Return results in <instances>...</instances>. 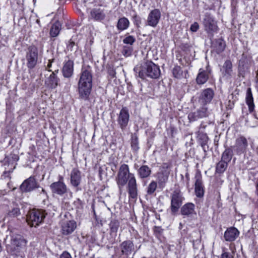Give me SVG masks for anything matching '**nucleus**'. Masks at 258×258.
Wrapping results in <instances>:
<instances>
[{
  "mask_svg": "<svg viewBox=\"0 0 258 258\" xmlns=\"http://www.w3.org/2000/svg\"><path fill=\"white\" fill-rule=\"evenodd\" d=\"M92 76L90 68H83L78 83L80 97L85 100L89 99L92 88Z\"/></svg>",
  "mask_w": 258,
  "mask_h": 258,
  "instance_id": "nucleus-1",
  "label": "nucleus"
},
{
  "mask_svg": "<svg viewBox=\"0 0 258 258\" xmlns=\"http://www.w3.org/2000/svg\"><path fill=\"white\" fill-rule=\"evenodd\" d=\"M136 76L142 80L147 77L152 79L158 78L161 74L159 67L151 61L147 60L140 66H136L134 69Z\"/></svg>",
  "mask_w": 258,
  "mask_h": 258,
  "instance_id": "nucleus-2",
  "label": "nucleus"
},
{
  "mask_svg": "<svg viewBox=\"0 0 258 258\" xmlns=\"http://www.w3.org/2000/svg\"><path fill=\"white\" fill-rule=\"evenodd\" d=\"M27 241L19 234L11 236V243L7 246V251L12 254H17L22 250L25 248Z\"/></svg>",
  "mask_w": 258,
  "mask_h": 258,
  "instance_id": "nucleus-3",
  "label": "nucleus"
},
{
  "mask_svg": "<svg viewBox=\"0 0 258 258\" xmlns=\"http://www.w3.org/2000/svg\"><path fill=\"white\" fill-rule=\"evenodd\" d=\"M129 174H134L130 172V168L128 165L123 164L119 168L116 177V182L119 189H121L126 184L129 179Z\"/></svg>",
  "mask_w": 258,
  "mask_h": 258,
  "instance_id": "nucleus-4",
  "label": "nucleus"
},
{
  "mask_svg": "<svg viewBox=\"0 0 258 258\" xmlns=\"http://www.w3.org/2000/svg\"><path fill=\"white\" fill-rule=\"evenodd\" d=\"M45 217L44 212L41 210H33L27 215L26 220L30 226L36 227L42 223Z\"/></svg>",
  "mask_w": 258,
  "mask_h": 258,
  "instance_id": "nucleus-5",
  "label": "nucleus"
},
{
  "mask_svg": "<svg viewBox=\"0 0 258 258\" xmlns=\"http://www.w3.org/2000/svg\"><path fill=\"white\" fill-rule=\"evenodd\" d=\"M38 51L37 48L35 46H31L28 48L26 58L27 66L29 69H33L36 66L38 59Z\"/></svg>",
  "mask_w": 258,
  "mask_h": 258,
  "instance_id": "nucleus-6",
  "label": "nucleus"
},
{
  "mask_svg": "<svg viewBox=\"0 0 258 258\" xmlns=\"http://www.w3.org/2000/svg\"><path fill=\"white\" fill-rule=\"evenodd\" d=\"M252 60L250 56L243 53L242 57L239 61L238 72L239 76L244 77L245 73L249 71L251 64Z\"/></svg>",
  "mask_w": 258,
  "mask_h": 258,
  "instance_id": "nucleus-7",
  "label": "nucleus"
},
{
  "mask_svg": "<svg viewBox=\"0 0 258 258\" xmlns=\"http://www.w3.org/2000/svg\"><path fill=\"white\" fill-rule=\"evenodd\" d=\"M126 183L129 197L133 199H136L138 195V190L137 180L134 174H129V179Z\"/></svg>",
  "mask_w": 258,
  "mask_h": 258,
  "instance_id": "nucleus-8",
  "label": "nucleus"
},
{
  "mask_svg": "<svg viewBox=\"0 0 258 258\" xmlns=\"http://www.w3.org/2000/svg\"><path fill=\"white\" fill-rule=\"evenodd\" d=\"M39 187L40 186L34 177L30 176L23 182L20 189L22 192H28Z\"/></svg>",
  "mask_w": 258,
  "mask_h": 258,
  "instance_id": "nucleus-9",
  "label": "nucleus"
},
{
  "mask_svg": "<svg viewBox=\"0 0 258 258\" xmlns=\"http://www.w3.org/2000/svg\"><path fill=\"white\" fill-rule=\"evenodd\" d=\"M19 160L18 155L11 154L6 156L2 161V165L5 170H11L13 171L17 164V162Z\"/></svg>",
  "mask_w": 258,
  "mask_h": 258,
  "instance_id": "nucleus-10",
  "label": "nucleus"
},
{
  "mask_svg": "<svg viewBox=\"0 0 258 258\" xmlns=\"http://www.w3.org/2000/svg\"><path fill=\"white\" fill-rule=\"evenodd\" d=\"M183 197L178 191H174L171 196V211L172 213L177 212L182 204Z\"/></svg>",
  "mask_w": 258,
  "mask_h": 258,
  "instance_id": "nucleus-11",
  "label": "nucleus"
},
{
  "mask_svg": "<svg viewBox=\"0 0 258 258\" xmlns=\"http://www.w3.org/2000/svg\"><path fill=\"white\" fill-rule=\"evenodd\" d=\"M203 24L205 30L208 33H213L217 31V26L212 16L208 13L205 14Z\"/></svg>",
  "mask_w": 258,
  "mask_h": 258,
  "instance_id": "nucleus-12",
  "label": "nucleus"
},
{
  "mask_svg": "<svg viewBox=\"0 0 258 258\" xmlns=\"http://www.w3.org/2000/svg\"><path fill=\"white\" fill-rule=\"evenodd\" d=\"M50 188L52 193L59 196H62L70 191L64 182L61 181L53 182L50 185Z\"/></svg>",
  "mask_w": 258,
  "mask_h": 258,
  "instance_id": "nucleus-13",
  "label": "nucleus"
},
{
  "mask_svg": "<svg viewBox=\"0 0 258 258\" xmlns=\"http://www.w3.org/2000/svg\"><path fill=\"white\" fill-rule=\"evenodd\" d=\"M130 118V114L126 107H123L118 114L117 122L120 128L124 130L127 126Z\"/></svg>",
  "mask_w": 258,
  "mask_h": 258,
  "instance_id": "nucleus-14",
  "label": "nucleus"
},
{
  "mask_svg": "<svg viewBox=\"0 0 258 258\" xmlns=\"http://www.w3.org/2000/svg\"><path fill=\"white\" fill-rule=\"evenodd\" d=\"M214 95L213 90L211 88L204 90L199 97V102L202 106H206L211 102Z\"/></svg>",
  "mask_w": 258,
  "mask_h": 258,
  "instance_id": "nucleus-15",
  "label": "nucleus"
},
{
  "mask_svg": "<svg viewBox=\"0 0 258 258\" xmlns=\"http://www.w3.org/2000/svg\"><path fill=\"white\" fill-rule=\"evenodd\" d=\"M248 145L247 139L244 137L241 136L236 139L233 147L237 154H241L246 152Z\"/></svg>",
  "mask_w": 258,
  "mask_h": 258,
  "instance_id": "nucleus-16",
  "label": "nucleus"
},
{
  "mask_svg": "<svg viewBox=\"0 0 258 258\" xmlns=\"http://www.w3.org/2000/svg\"><path fill=\"white\" fill-rule=\"evenodd\" d=\"M160 18V11L158 9H154L151 11L148 15L147 20V25L152 27H155L159 23Z\"/></svg>",
  "mask_w": 258,
  "mask_h": 258,
  "instance_id": "nucleus-17",
  "label": "nucleus"
},
{
  "mask_svg": "<svg viewBox=\"0 0 258 258\" xmlns=\"http://www.w3.org/2000/svg\"><path fill=\"white\" fill-rule=\"evenodd\" d=\"M220 72L223 77L230 79L233 74V64L229 59L226 60L220 68Z\"/></svg>",
  "mask_w": 258,
  "mask_h": 258,
  "instance_id": "nucleus-18",
  "label": "nucleus"
},
{
  "mask_svg": "<svg viewBox=\"0 0 258 258\" xmlns=\"http://www.w3.org/2000/svg\"><path fill=\"white\" fill-rule=\"evenodd\" d=\"M106 16L105 10L100 8H94L90 11V19L94 21L102 22Z\"/></svg>",
  "mask_w": 258,
  "mask_h": 258,
  "instance_id": "nucleus-19",
  "label": "nucleus"
},
{
  "mask_svg": "<svg viewBox=\"0 0 258 258\" xmlns=\"http://www.w3.org/2000/svg\"><path fill=\"white\" fill-rule=\"evenodd\" d=\"M74 61L71 59L65 60L62 69V75L64 78H71L74 73Z\"/></svg>",
  "mask_w": 258,
  "mask_h": 258,
  "instance_id": "nucleus-20",
  "label": "nucleus"
},
{
  "mask_svg": "<svg viewBox=\"0 0 258 258\" xmlns=\"http://www.w3.org/2000/svg\"><path fill=\"white\" fill-rule=\"evenodd\" d=\"M77 227L76 222L74 220L64 222L61 226V231L63 235H68L72 233Z\"/></svg>",
  "mask_w": 258,
  "mask_h": 258,
  "instance_id": "nucleus-21",
  "label": "nucleus"
},
{
  "mask_svg": "<svg viewBox=\"0 0 258 258\" xmlns=\"http://www.w3.org/2000/svg\"><path fill=\"white\" fill-rule=\"evenodd\" d=\"M58 70L52 72L48 77L46 78L45 80V84L47 86L51 89L55 88L59 82V79L56 76V73H58Z\"/></svg>",
  "mask_w": 258,
  "mask_h": 258,
  "instance_id": "nucleus-22",
  "label": "nucleus"
},
{
  "mask_svg": "<svg viewBox=\"0 0 258 258\" xmlns=\"http://www.w3.org/2000/svg\"><path fill=\"white\" fill-rule=\"evenodd\" d=\"M239 231L234 227H231L225 231L224 237L227 241H233L239 236Z\"/></svg>",
  "mask_w": 258,
  "mask_h": 258,
  "instance_id": "nucleus-23",
  "label": "nucleus"
},
{
  "mask_svg": "<svg viewBox=\"0 0 258 258\" xmlns=\"http://www.w3.org/2000/svg\"><path fill=\"white\" fill-rule=\"evenodd\" d=\"M195 194L197 197L201 198L204 196V190L203 186L202 177L200 174H197L195 176Z\"/></svg>",
  "mask_w": 258,
  "mask_h": 258,
  "instance_id": "nucleus-24",
  "label": "nucleus"
},
{
  "mask_svg": "<svg viewBox=\"0 0 258 258\" xmlns=\"http://www.w3.org/2000/svg\"><path fill=\"white\" fill-rule=\"evenodd\" d=\"M81 172L78 169L74 168L71 173V183L72 186L77 187L81 182Z\"/></svg>",
  "mask_w": 258,
  "mask_h": 258,
  "instance_id": "nucleus-25",
  "label": "nucleus"
},
{
  "mask_svg": "<svg viewBox=\"0 0 258 258\" xmlns=\"http://www.w3.org/2000/svg\"><path fill=\"white\" fill-rule=\"evenodd\" d=\"M121 253L123 254L129 255L134 249V245L132 241L126 240L122 242L120 244Z\"/></svg>",
  "mask_w": 258,
  "mask_h": 258,
  "instance_id": "nucleus-26",
  "label": "nucleus"
},
{
  "mask_svg": "<svg viewBox=\"0 0 258 258\" xmlns=\"http://www.w3.org/2000/svg\"><path fill=\"white\" fill-rule=\"evenodd\" d=\"M210 71H205L202 69L199 70L196 78V82L199 85L205 84L209 79Z\"/></svg>",
  "mask_w": 258,
  "mask_h": 258,
  "instance_id": "nucleus-27",
  "label": "nucleus"
},
{
  "mask_svg": "<svg viewBox=\"0 0 258 258\" xmlns=\"http://www.w3.org/2000/svg\"><path fill=\"white\" fill-rule=\"evenodd\" d=\"M225 43L222 39H216L212 42L213 50L218 54L223 52L225 48Z\"/></svg>",
  "mask_w": 258,
  "mask_h": 258,
  "instance_id": "nucleus-28",
  "label": "nucleus"
},
{
  "mask_svg": "<svg viewBox=\"0 0 258 258\" xmlns=\"http://www.w3.org/2000/svg\"><path fill=\"white\" fill-rule=\"evenodd\" d=\"M169 177V172L161 171L157 174V180L159 187H164L167 182Z\"/></svg>",
  "mask_w": 258,
  "mask_h": 258,
  "instance_id": "nucleus-29",
  "label": "nucleus"
},
{
  "mask_svg": "<svg viewBox=\"0 0 258 258\" xmlns=\"http://www.w3.org/2000/svg\"><path fill=\"white\" fill-rule=\"evenodd\" d=\"M195 205L191 203H188L184 205L181 209V213L183 215L189 216L196 214Z\"/></svg>",
  "mask_w": 258,
  "mask_h": 258,
  "instance_id": "nucleus-30",
  "label": "nucleus"
},
{
  "mask_svg": "<svg viewBox=\"0 0 258 258\" xmlns=\"http://www.w3.org/2000/svg\"><path fill=\"white\" fill-rule=\"evenodd\" d=\"M197 138L200 140V144L205 152H207L208 147L207 146V143L209 140V138L207 134H204L200 131L197 133Z\"/></svg>",
  "mask_w": 258,
  "mask_h": 258,
  "instance_id": "nucleus-31",
  "label": "nucleus"
},
{
  "mask_svg": "<svg viewBox=\"0 0 258 258\" xmlns=\"http://www.w3.org/2000/svg\"><path fill=\"white\" fill-rule=\"evenodd\" d=\"M137 172L139 177L142 179L148 177L151 173V170L147 165H144L141 166Z\"/></svg>",
  "mask_w": 258,
  "mask_h": 258,
  "instance_id": "nucleus-32",
  "label": "nucleus"
},
{
  "mask_svg": "<svg viewBox=\"0 0 258 258\" xmlns=\"http://www.w3.org/2000/svg\"><path fill=\"white\" fill-rule=\"evenodd\" d=\"M246 102L248 106L249 112H251L253 111L254 109V104L253 103V99L250 88H248L247 90Z\"/></svg>",
  "mask_w": 258,
  "mask_h": 258,
  "instance_id": "nucleus-33",
  "label": "nucleus"
},
{
  "mask_svg": "<svg viewBox=\"0 0 258 258\" xmlns=\"http://www.w3.org/2000/svg\"><path fill=\"white\" fill-rule=\"evenodd\" d=\"M130 25V22L128 20L125 18L122 17L118 19L117 24V28L120 31H123L126 29Z\"/></svg>",
  "mask_w": 258,
  "mask_h": 258,
  "instance_id": "nucleus-34",
  "label": "nucleus"
},
{
  "mask_svg": "<svg viewBox=\"0 0 258 258\" xmlns=\"http://www.w3.org/2000/svg\"><path fill=\"white\" fill-rule=\"evenodd\" d=\"M233 156V150L230 148H227L222 154L221 160L229 162L231 161Z\"/></svg>",
  "mask_w": 258,
  "mask_h": 258,
  "instance_id": "nucleus-35",
  "label": "nucleus"
},
{
  "mask_svg": "<svg viewBox=\"0 0 258 258\" xmlns=\"http://www.w3.org/2000/svg\"><path fill=\"white\" fill-rule=\"evenodd\" d=\"M61 27V25L60 22H56L54 24H53L51 28L50 34L52 37H56L59 34L60 29Z\"/></svg>",
  "mask_w": 258,
  "mask_h": 258,
  "instance_id": "nucleus-36",
  "label": "nucleus"
},
{
  "mask_svg": "<svg viewBox=\"0 0 258 258\" xmlns=\"http://www.w3.org/2000/svg\"><path fill=\"white\" fill-rule=\"evenodd\" d=\"M131 145L132 149L134 152H137L139 149V141L137 136L135 135H132L131 137Z\"/></svg>",
  "mask_w": 258,
  "mask_h": 258,
  "instance_id": "nucleus-37",
  "label": "nucleus"
},
{
  "mask_svg": "<svg viewBox=\"0 0 258 258\" xmlns=\"http://www.w3.org/2000/svg\"><path fill=\"white\" fill-rule=\"evenodd\" d=\"M228 165V163L221 160L219 162L216 166V172L217 173H223L226 169Z\"/></svg>",
  "mask_w": 258,
  "mask_h": 258,
  "instance_id": "nucleus-38",
  "label": "nucleus"
},
{
  "mask_svg": "<svg viewBox=\"0 0 258 258\" xmlns=\"http://www.w3.org/2000/svg\"><path fill=\"white\" fill-rule=\"evenodd\" d=\"M172 74L174 77L177 79H181L183 77V71L181 68L178 66H175L172 70Z\"/></svg>",
  "mask_w": 258,
  "mask_h": 258,
  "instance_id": "nucleus-39",
  "label": "nucleus"
},
{
  "mask_svg": "<svg viewBox=\"0 0 258 258\" xmlns=\"http://www.w3.org/2000/svg\"><path fill=\"white\" fill-rule=\"evenodd\" d=\"M157 187V183L156 181H152L147 187V193L149 195H152Z\"/></svg>",
  "mask_w": 258,
  "mask_h": 258,
  "instance_id": "nucleus-40",
  "label": "nucleus"
},
{
  "mask_svg": "<svg viewBox=\"0 0 258 258\" xmlns=\"http://www.w3.org/2000/svg\"><path fill=\"white\" fill-rule=\"evenodd\" d=\"M119 225V222L116 220H112L110 223L109 226L111 233L116 234Z\"/></svg>",
  "mask_w": 258,
  "mask_h": 258,
  "instance_id": "nucleus-41",
  "label": "nucleus"
},
{
  "mask_svg": "<svg viewBox=\"0 0 258 258\" xmlns=\"http://www.w3.org/2000/svg\"><path fill=\"white\" fill-rule=\"evenodd\" d=\"M197 111L201 118L206 117L208 115V108L205 106H203L198 109Z\"/></svg>",
  "mask_w": 258,
  "mask_h": 258,
  "instance_id": "nucleus-42",
  "label": "nucleus"
},
{
  "mask_svg": "<svg viewBox=\"0 0 258 258\" xmlns=\"http://www.w3.org/2000/svg\"><path fill=\"white\" fill-rule=\"evenodd\" d=\"M133 52V48L131 46H124L122 50V54L125 57L130 56Z\"/></svg>",
  "mask_w": 258,
  "mask_h": 258,
  "instance_id": "nucleus-43",
  "label": "nucleus"
},
{
  "mask_svg": "<svg viewBox=\"0 0 258 258\" xmlns=\"http://www.w3.org/2000/svg\"><path fill=\"white\" fill-rule=\"evenodd\" d=\"M188 118L190 121H194L201 118L197 110L195 112L189 113L188 115Z\"/></svg>",
  "mask_w": 258,
  "mask_h": 258,
  "instance_id": "nucleus-44",
  "label": "nucleus"
},
{
  "mask_svg": "<svg viewBox=\"0 0 258 258\" xmlns=\"http://www.w3.org/2000/svg\"><path fill=\"white\" fill-rule=\"evenodd\" d=\"M188 118L190 121H194L201 118L197 110L195 112L189 113L188 115Z\"/></svg>",
  "mask_w": 258,
  "mask_h": 258,
  "instance_id": "nucleus-45",
  "label": "nucleus"
},
{
  "mask_svg": "<svg viewBox=\"0 0 258 258\" xmlns=\"http://www.w3.org/2000/svg\"><path fill=\"white\" fill-rule=\"evenodd\" d=\"M136 39L133 36H128L126 37L123 40V42L125 44L132 45L135 41Z\"/></svg>",
  "mask_w": 258,
  "mask_h": 258,
  "instance_id": "nucleus-46",
  "label": "nucleus"
},
{
  "mask_svg": "<svg viewBox=\"0 0 258 258\" xmlns=\"http://www.w3.org/2000/svg\"><path fill=\"white\" fill-rule=\"evenodd\" d=\"M12 172H13L12 170L5 169V171H4V172L2 175V179H6L7 178H8L10 180L11 178L10 175H11V173Z\"/></svg>",
  "mask_w": 258,
  "mask_h": 258,
  "instance_id": "nucleus-47",
  "label": "nucleus"
},
{
  "mask_svg": "<svg viewBox=\"0 0 258 258\" xmlns=\"http://www.w3.org/2000/svg\"><path fill=\"white\" fill-rule=\"evenodd\" d=\"M20 214V210L18 208H14L9 213L10 216H17Z\"/></svg>",
  "mask_w": 258,
  "mask_h": 258,
  "instance_id": "nucleus-48",
  "label": "nucleus"
},
{
  "mask_svg": "<svg viewBox=\"0 0 258 258\" xmlns=\"http://www.w3.org/2000/svg\"><path fill=\"white\" fill-rule=\"evenodd\" d=\"M199 28V24L197 22H195L194 24H192L190 28V30L194 32H195L197 31V30Z\"/></svg>",
  "mask_w": 258,
  "mask_h": 258,
  "instance_id": "nucleus-49",
  "label": "nucleus"
},
{
  "mask_svg": "<svg viewBox=\"0 0 258 258\" xmlns=\"http://www.w3.org/2000/svg\"><path fill=\"white\" fill-rule=\"evenodd\" d=\"M221 258H233V257L229 252L225 251L222 253Z\"/></svg>",
  "mask_w": 258,
  "mask_h": 258,
  "instance_id": "nucleus-50",
  "label": "nucleus"
},
{
  "mask_svg": "<svg viewBox=\"0 0 258 258\" xmlns=\"http://www.w3.org/2000/svg\"><path fill=\"white\" fill-rule=\"evenodd\" d=\"M75 42L70 40L69 42V43L67 45V49L68 50L72 51L73 50V48L74 46H75Z\"/></svg>",
  "mask_w": 258,
  "mask_h": 258,
  "instance_id": "nucleus-51",
  "label": "nucleus"
},
{
  "mask_svg": "<svg viewBox=\"0 0 258 258\" xmlns=\"http://www.w3.org/2000/svg\"><path fill=\"white\" fill-rule=\"evenodd\" d=\"M60 258H72L71 254L68 252H63L60 256Z\"/></svg>",
  "mask_w": 258,
  "mask_h": 258,
  "instance_id": "nucleus-52",
  "label": "nucleus"
},
{
  "mask_svg": "<svg viewBox=\"0 0 258 258\" xmlns=\"http://www.w3.org/2000/svg\"><path fill=\"white\" fill-rule=\"evenodd\" d=\"M52 61H53L52 59V60L49 59L48 60V63L46 66V69H47L48 71H49V72H51V70H50L49 69L51 67Z\"/></svg>",
  "mask_w": 258,
  "mask_h": 258,
  "instance_id": "nucleus-53",
  "label": "nucleus"
},
{
  "mask_svg": "<svg viewBox=\"0 0 258 258\" xmlns=\"http://www.w3.org/2000/svg\"><path fill=\"white\" fill-rule=\"evenodd\" d=\"M206 127V125H204L203 123H202L200 125V126L199 127V131L201 132H202V129H205Z\"/></svg>",
  "mask_w": 258,
  "mask_h": 258,
  "instance_id": "nucleus-54",
  "label": "nucleus"
},
{
  "mask_svg": "<svg viewBox=\"0 0 258 258\" xmlns=\"http://www.w3.org/2000/svg\"><path fill=\"white\" fill-rule=\"evenodd\" d=\"M155 232L161 233L162 231V229L159 227H155Z\"/></svg>",
  "mask_w": 258,
  "mask_h": 258,
  "instance_id": "nucleus-55",
  "label": "nucleus"
},
{
  "mask_svg": "<svg viewBox=\"0 0 258 258\" xmlns=\"http://www.w3.org/2000/svg\"><path fill=\"white\" fill-rule=\"evenodd\" d=\"M58 181H61V182H63V177L61 176V175H59L58 176Z\"/></svg>",
  "mask_w": 258,
  "mask_h": 258,
  "instance_id": "nucleus-56",
  "label": "nucleus"
},
{
  "mask_svg": "<svg viewBox=\"0 0 258 258\" xmlns=\"http://www.w3.org/2000/svg\"><path fill=\"white\" fill-rule=\"evenodd\" d=\"M256 194L257 196H258V181L257 182L256 185Z\"/></svg>",
  "mask_w": 258,
  "mask_h": 258,
  "instance_id": "nucleus-57",
  "label": "nucleus"
},
{
  "mask_svg": "<svg viewBox=\"0 0 258 258\" xmlns=\"http://www.w3.org/2000/svg\"><path fill=\"white\" fill-rule=\"evenodd\" d=\"M7 185L9 186L10 189L12 188V186H11V185H12V182H11L10 181V182H8Z\"/></svg>",
  "mask_w": 258,
  "mask_h": 258,
  "instance_id": "nucleus-58",
  "label": "nucleus"
},
{
  "mask_svg": "<svg viewBox=\"0 0 258 258\" xmlns=\"http://www.w3.org/2000/svg\"><path fill=\"white\" fill-rule=\"evenodd\" d=\"M102 168L101 167L99 168V174L101 176V175L102 174Z\"/></svg>",
  "mask_w": 258,
  "mask_h": 258,
  "instance_id": "nucleus-59",
  "label": "nucleus"
},
{
  "mask_svg": "<svg viewBox=\"0 0 258 258\" xmlns=\"http://www.w3.org/2000/svg\"><path fill=\"white\" fill-rule=\"evenodd\" d=\"M138 167V165H137V164H135L134 165V168H135V169H137Z\"/></svg>",
  "mask_w": 258,
  "mask_h": 258,
  "instance_id": "nucleus-60",
  "label": "nucleus"
},
{
  "mask_svg": "<svg viewBox=\"0 0 258 258\" xmlns=\"http://www.w3.org/2000/svg\"><path fill=\"white\" fill-rule=\"evenodd\" d=\"M36 23L40 25V20L39 19H37Z\"/></svg>",
  "mask_w": 258,
  "mask_h": 258,
  "instance_id": "nucleus-61",
  "label": "nucleus"
},
{
  "mask_svg": "<svg viewBox=\"0 0 258 258\" xmlns=\"http://www.w3.org/2000/svg\"><path fill=\"white\" fill-rule=\"evenodd\" d=\"M41 191L43 193L45 192L44 189L43 188H41Z\"/></svg>",
  "mask_w": 258,
  "mask_h": 258,
  "instance_id": "nucleus-62",
  "label": "nucleus"
},
{
  "mask_svg": "<svg viewBox=\"0 0 258 258\" xmlns=\"http://www.w3.org/2000/svg\"><path fill=\"white\" fill-rule=\"evenodd\" d=\"M135 18H136V19H138V18H139V17H138V16L136 15V16H135Z\"/></svg>",
  "mask_w": 258,
  "mask_h": 258,
  "instance_id": "nucleus-63",
  "label": "nucleus"
},
{
  "mask_svg": "<svg viewBox=\"0 0 258 258\" xmlns=\"http://www.w3.org/2000/svg\"><path fill=\"white\" fill-rule=\"evenodd\" d=\"M78 202L80 203L81 202V201L79 200V199H78Z\"/></svg>",
  "mask_w": 258,
  "mask_h": 258,
  "instance_id": "nucleus-64",
  "label": "nucleus"
}]
</instances>
